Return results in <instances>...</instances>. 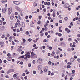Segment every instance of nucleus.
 Segmentation results:
<instances>
[{
	"label": "nucleus",
	"mask_w": 80,
	"mask_h": 80,
	"mask_svg": "<svg viewBox=\"0 0 80 80\" xmlns=\"http://www.w3.org/2000/svg\"><path fill=\"white\" fill-rule=\"evenodd\" d=\"M31 58H36L37 57V55L35 54V53L33 52H31Z\"/></svg>",
	"instance_id": "f257e3e1"
},
{
	"label": "nucleus",
	"mask_w": 80,
	"mask_h": 80,
	"mask_svg": "<svg viewBox=\"0 0 80 80\" xmlns=\"http://www.w3.org/2000/svg\"><path fill=\"white\" fill-rule=\"evenodd\" d=\"M13 3H14V4H15V5H18L20 4V2L18 1H14L13 2Z\"/></svg>",
	"instance_id": "f03ea898"
},
{
	"label": "nucleus",
	"mask_w": 80,
	"mask_h": 80,
	"mask_svg": "<svg viewBox=\"0 0 80 80\" xmlns=\"http://www.w3.org/2000/svg\"><path fill=\"white\" fill-rule=\"evenodd\" d=\"M37 62L39 64H41L42 62V59L40 58H39L37 61Z\"/></svg>",
	"instance_id": "7ed1b4c3"
},
{
	"label": "nucleus",
	"mask_w": 80,
	"mask_h": 80,
	"mask_svg": "<svg viewBox=\"0 0 80 80\" xmlns=\"http://www.w3.org/2000/svg\"><path fill=\"white\" fill-rule=\"evenodd\" d=\"M43 68V67L41 65H39L38 66V69L39 70H41Z\"/></svg>",
	"instance_id": "20e7f679"
},
{
	"label": "nucleus",
	"mask_w": 80,
	"mask_h": 80,
	"mask_svg": "<svg viewBox=\"0 0 80 80\" xmlns=\"http://www.w3.org/2000/svg\"><path fill=\"white\" fill-rule=\"evenodd\" d=\"M70 6L69 5V4L68 3L65 4L64 6V7L65 8H68Z\"/></svg>",
	"instance_id": "39448f33"
},
{
	"label": "nucleus",
	"mask_w": 80,
	"mask_h": 80,
	"mask_svg": "<svg viewBox=\"0 0 80 80\" xmlns=\"http://www.w3.org/2000/svg\"><path fill=\"white\" fill-rule=\"evenodd\" d=\"M70 62H73L75 61L74 58H73V57H71V58L70 59Z\"/></svg>",
	"instance_id": "423d86ee"
},
{
	"label": "nucleus",
	"mask_w": 80,
	"mask_h": 80,
	"mask_svg": "<svg viewBox=\"0 0 80 80\" xmlns=\"http://www.w3.org/2000/svg\"><path fill=\"white\" fill-rule=\"evenodd\" d=\"M7 59L8 61H10L12 59V57H8L7 58Z\"/></svg>",
	"instance_id": "0eeeda50"
},
{
	"label": "nucleus",
	"mask_w": 80,
	"mask_h": 80,
	"mask_svg": "<svg viewBox=\"0 0 80 80\" xmlns=\"http://www.w3.org/2000/svg\"><path fill=\"white\" fill-rule=\"evenodd\" d=\"M22 28H24L25 27V24L24 22H22Z\"/></svg>",
	"instance_id": "6e6552de"
},
{
	"label": "nucleus",
	"mask_w": 80,
	"mask_h": 80,
	"mask_svg": "<svg viewBox=\"0 0 80 80\" xmlns=\"http://www.w3.org/2000/svg\"><path fill=\"white\" fill-rule=\"evenodd\" d=\"M30 52H27V53L25 55V56H27L28 55H30Z\"/></svg>",
	"instance_id": "1a4fd4ad"
},
{
	"label": "nucleus",
	"mask_w": 80,
	"mask_h": 80,
	"mask_svg": "<svg viewBox=\"0 0 80 80\" xmlns=\"http://www.w3.org/2000/svg\"><path fill=\"white\" fill-rule=\"evenodd\" d=\"M26 58H31L30 56V55H27V56H26Z\"/></svg>",
	"instance_id": "9d476101"
},
{
	"label": "nucleus",
	"mask_w": 80,
	"mask_h": 80,
	"mask_svg": "<svg viewBox=\"0 0 80 80\" xmlns=\"http://www.w3.org/2000/svg\"><path fill=\"white\" fill-rule=\"evenodd\" d=\"M77 23L78 25H80V18L78 19V21L77 22Z\"/></svg>",
	"instance_id": "9b49d317"
},
{
	"label": "nucleus",
	"mask_w": 80,
	"mask_h": 80,
	"mask_svg": "<svg viewBox=\"0 0 80 80\" xmlns=\"http://www.w3.org/2000/svg\"><path fill=\"white\" fill-rule=\"evenodd\" d=\"M55 52H53L51 54L52 56H54V55H55Z\"/></svg>",
	"instance_id": "f8f14e48"
},
{
	"label": "nucleus",
	"mask_w": 80,
	"mask_h": 80,
	"mask_svg": "<svg viewBox=\"0 0 80 80\" xmlns=\"http://www.w3.org/2000/svg\"><path fill=\"white\" fill-rule=\"evenodd\" d=\"M15 8H16V10H20V8H18V7L17 6L15 7Z\"/></svg>",
	"instance_id": "ddd939ff"
},
{
	"label": "nucleus",
	"mask_w": 80,
	"mask_h": 80,
	"mask_svg": "<svg viewBox=\"0 0 80 80\" xmlns=\"http://www.w3.org/2000/svg\"><path fill=\"white\" fill-rule=\"evenodd\" d=\"M17 26H18V23L16 22V23H15V27H14V28H17Z\"/></svg>",
	"instance_id": "4468645a"
},
{
	"label": "nucleus",
	"mask_w": 80,
	"mask_h": 80,
	"mask_svg": "<svg viewBox=\"0 0 80 80\" xmlns=\"http://www.w3.org/2000/svg\"><path fill=\"white\" fill-rule=\"evenodd\" d=\"M13 18H14V17H13V16H12V15L11 16V20H13Z\"/></svg>",
	"instance_id": "2eb2a0df"
},
{
	"label": "nucleus",
	"mask_w": 80,
	"mask_h": 80,
	"mask_svg": "<svg viewBox=\"0 0 80 80\" xmlns=\"http://www.w3.org/2000/svg\"><path fill=\"white\" fill-rule=\"evenodd\" d=\"M11 13H12V11L11 10L9 11L8 12V14L9 15H10V14H11Z\"/></svg>",
	"instance_id": "dca6fc26"
},
{
	"label": "nucleus",
	"mask_w": 80,
	"mask_h": 80,
	"mask_svg": "<svg viewBox=\"0 0 80 80\" xmlns=\"http://www.w3.org/2000/svg\"><path fill=\"white\" fill-rule=\"evenodd\" d=\"M18 52H21V51H22V49L20 48L18 49Z\"/></svg>",
	"instance_id": "f3484780"
},
{
	"label": "nucleus",
	"mask_w": 80,
	"mask_h": 80,
	"mask_svg": "<svg viewBox=\"0 0 80 80\" xmlns=\"http://www.w3.org/2000/svg\"><path fill=\"white\" fill-rule=\"evenodd\" d=\"M60 63L59 62H56L55 63V65H59Z\"/></svg>",
	"instance_id": "a211bd4d"
},
{
	"label": "nucleus",
	"mask_w": 80,
	"mask_h": 80,
	"mask_svg": "<svg viewBox=\"0 0 80 80\" xmlns=\"http://www.w3.org/2000/svg\"><path fill=\"white\" fill-rule=\"evenodd\" d=\"M61 45L62 46L65 45V42H62L61 43Z\"/></svg>",
	"instance_id": "6ab92c4d"
},
{
	"label": "nucleus",
	"mask_w": 80,
	"mask_h": 80,
	"mask_svg": "<svg viewBox=\"0 0 80 80\" xmlns=\"http://www.w3.org/2000/svg\"><path fill=\"white\" fill-rule=\"evenodd\" d=\"M29 34V32H28V31H27L26 32V35H28Z\"/></svg>",
	"instance_id": "aec40b11"
},
{
	"label": "nucleus",
	"mask_w": 80,
	"mask_h": 80,
	"mask_svg": "<svg viewBox=\"0 0 80 80\" xmlns=\"http://www.w3.org/2000/svg\"><path fill=\"white\" fill-rule=\"evenodd\" d=\"M19 12H20V13H24L23 10H20Z\"/></svg>",
	"instance_id": "412c9836"
},
{
	"label": "nucleus",
	"mask_w": 80,
	"mask_h": 80,
	"mask_svg": "<svg viewBox=\"0 0 80 80\" xmlns=\"http://www.w3.org/2000/svg\"><path fill=\"white\" fill-rule=\"evenodd\" d=\"M32 63L34 65L35 64V60H33L32 62Z\"/></svg>",
	"instance_id": "4be33fe9"
},
{
	"label": "nucleus",
	"mask_w": 80,
	"mask_h": 80,
	"mask_svg": "<svg viewBox=\"0 0 80 80\" xmlns=\"http://www.w3.org/2000/svg\"><path fill=\"white\" fill-rule=\"evenodd\" d=\"M14 71H15V70H14V69H11L10 70V71L11 72H14Z\"/></svg>",
	"instance_id": "5701e85b"
},
{
	"label": "nucleus",
	"mask_w": 80,
	"mask_h": 80,
	"mask_svg": "<svg viewBox=\"0 0 80 80\" xmlns=\"http://www.w3.org/2000/svg\"><path fill=\"white\" fill-rule=\"evenodd\" d=\"M37 5V3L34 2V7H36Z\"/></svg>",
	"instance_id": "b1692460"
},
{
	"label": "nucleus",
	"mask_w": 80,
	"mask_h": 80,
	"mask_svg": "<svg viewBox=\"0 0 80 80\" xmlns=\"http://www.w3.org/2000/svg\"><path fill=\"white\" fill-rule=\"evenodd\" d=\"M67 78H68V76H66L65 77V80H67Z\"/></svg>",
	"instance_id": "393cba45"
},
{
	"label": "nucleus",
	"mask_w": 80,
	"mask_h": 80,
	"mask_svg": "<svg viewBox=\"0 0 80 80\" xmlns=\"http://www.w3.org/2000/svg\"><path fill=\"white\" fill-rule=\"evenodd\" d=\"M8 10H12V8H8Z\"/></svg>",
	"instance_id": "a878e982"
},
{
	"label": "nucleus",
	"mask_w": 80,
	"mask_h": 80,
	"mask_svg": "<svg viewBox=\"0 0 80 80\" xmlns=\"http://www.w3.org/2000/svg\"><path fill=\"white\" fill-rule=\"evenodd\" d=\"M42 16H39V20H40L41 18H42Z\"/></svg>",
	"instance_id": "bb28decb"
},
{
	"label": "nucleus",
	"mask_w": 80,
	"mask_h": 80,
	"mask_svg": "<svg viewBox=\"0 0 80 80\" xmlns=\"http://www.w3.org/2000/svg\"><path fill=\"white\" fill-rule=\"evenodd\" d=\"M48 64L49 65H51L52 64V62H51V61H49L48 62Z\"/></svg>",
	"instance_id": "cd10ccee"
},
{
	"label": "nucleus",
	"mask_w": 80,
	"mask_h": 80,
	"mask_svg": "<svg viewBox=\"0 0 80 80\" xmlns=\"http://www.w3.org/2000/svg\"><path fill=\"white\" fill-rule=\"evenodd\" d=\"M25 18L26 20H27V19H28V16H26V18Z\"/></svg>",
	"instance_id": "c85d7f7f"
},
{
	"label": "nucleus",
	"mask_w": 80,
	"mask_h": 80,
	"mask_svg": "<svg viewBox=\"0 0 80 80\" xmlns=\"http://www.w3.org/2000/svg\"><path fill=\"white\" fill-rule=\"evenodd\" d=\"M28 66L29 67H31V63H29L28 64Z\"/></svg>",
	"instance_id": "c756f323"
},
{
	"label": "nucleus",
	"mask_w": 80,
	"mask_h": 80,
	"mask_svg": "<svg viewBox=\"0 0 80 80\" xmlns=\"http://www.w3.org/2000/svg\"><path fill=\"white\" fill-rule=\"evenodd\" d=\"M24 58V56H22L20 57V58Z\"/></svg>",
	"instance_id": "7c9ffc66"
},
{
	"label": "nucleus",
	"mask_w": 80,
	"mask_h": 80,
	"mask_svg": "<svg viewBox=\"0 0 80 80\" xmlns=\"http://www.w3.org/2000/svg\"><path fill=\"white\" fill-rule=\"evenodd\" d=\"M64 19L66 21H67V20H68V18L66 17L64 18Z\"/></svg>",
	"instance_id": "2f4dec72"
},
{
	"label": "nucleus",
	"mask_w": 80,
	"mask_h": 80,
	"mask_svg": "<svg viewBox=\"0 0 80 80\" xmlns=\"http://www.w3.org/2000/svg\"><path fill=\"white\" fill-rule=\"evenodd\" d=\"M72 40V38H70L68 39V41H69V42H70Z\"/></svg>",
	"instance_id": "473e14b6"
},
{
	"label": "nucleus",
	"mask_w": 80,
	"mask_h": 80,
	"mask_svg": "<svg viewBox=\"0 0 80 80\" xmlns=\"http://www.w3.org/2000/svg\"><path fill=\"white\" fill-rule=\"evenodd\" d=\"M1 38H5V36L4 35H3L2 36Z\"/></svg>",
	"instance_id": "72a5a7b5"
},
{
	"label": "nucleus",
	"mask_w": 80,
	"mask_h": 80,
	"mask_svg": "<svg viewBox=\"0 0 80 80\" xmlns=\"http://www.w3.org/2000/svg\"><path fill=\"white\" fill-rule=\"evenodd\" d=\"M20 64H21V65H23V62H20Z\"/></svg>",
	"instance_id": "f704fd0d"
},
{
	"label": "nucleus",
	"mask_w": 80,
	"mask_h": 80,
	"mask_svg": "<svg viewBox=\"0 0 80 80\" xmlns=\"http://www.w3.org/2000/svg\"><path fill=\"white\" fill-rule=\"evenodd\" d=\"M42 73H43V70H41L40 71V74H42Z\"/></svg>",
	"instance_id": "c9c22d12"
},
{
	"label": "nucleus",
	"mask_w": 80,
	"mask_h": 80,
	"mask_svg": "<svg viewBox=\"0 0 80 80\" xmlns=\"http://www.w3.org/2000/svg\"><path fill=\"white\" fill-rule=\"evenodd\" d=\"M16 77H17V74H14L13 77L15 78Z\"/></svg>",
	"instance_id": "e433bc0d"
},
{
	"label": "nucleus",
	"mask_w": 80,
	"mask_h": 80,
	"mask_svg": "<svg viewBox=\"0 0 80 80\" xmlns=\"http://www.w3.org/2000/svg\"><path fill=\"white\" fill-rule=\"evenodd\" d=\"M49 50H52V47H50L49 48Z\"/></svg>",
	"instance_id": "4c0bfd02"
},
{
	"label": "nucleus",
	"mask_w": 80,
	"mask_h": 80,
	"mask_svg": "<svg viewBox=\"0 0 80 80\" xmlns=\"http://www.w3.org/2000/svg\"><path fill=\"white\" fill-rule=\"evenodd\" d=\"M58 36H59V37H61V36H62V34H61V33H59L58 34Z\"/></svg>",
	"instance_id": "58836bf2"
},
{
	"label": "nucleus",
	"mask_w": 80,
	"mask_h": 80,
	"mask_svg": "<svg viewBox=\"0 0 80 80\" xmlns=\"http://www.w3.org/2000/svg\"><path fill=\"white\" fill-rule=\"evenodd\" d=\"M14 41L15 42H17V43H18V41L17 40H16V39L14 40Z\"/></svg>",
	"instance_id": "ea45409f"
},
{
	"label": "nucleus",
	"mask_w": 80,
	"mask_h": 80,
	"mask_svg": "<svg viewBox=\"0 0 80 80\" xmlns=\"http://www.w3.org/2000/svg\"><path fill=\"white\" fill-rule=\"evenodd\" d=\"M33 74H36V71H33Z\"/></svg>",
	"instance_id": "a19ab883"
},
{
	"label": "nucleus",
	"mask_w": 80,
	"mask_h": 80,
	"mask_svg": "<svg viewBox=\"0 0 80 80\" xmlns=\"http://www.w3.org/2000/svg\"><path fill=\"white\" fill-rule=\"evenodd\" d=\"M67 64L68 65H72V63L70 62H68Z\"/></svg>",
	"instance_id": "79ce46f5"
},
{
	"label": "nucleus",
	"mask_w": 80,
	"mask_h": 80,
	"mask_svg": "<svg viewBox=\"0 0 80 80\" xmlns=\"http://www.w3.org/2000/svg\"><path fill=\"white\" fill-rule=\"evenodd\" d=\"M24 79L25 80H27V76H26L24 77Z\"/></svg>",
	"instance_id": "37998d69"
},
{
	"label": "nucleus",
	"mask_w": 80,
	"mask_h": 80,
	"mask_svg": "<svg viewBox=\"0 0 80 80\" xmlns=\"http://www.w3.org/2000/svg\"><path fill=\"white\" fill-rule=\"evenodd\" d=\"M0 44L1 45H3V44H4V43H3L2 42H0Z\"/></svg>",
	"instance_id": "c03bdc74"
},
{
	"label": "nucleus",
	"mask_w": 80,
	"mask_h": 80,
	"mask_svg": "<svg viewBox=\"0 0 80 80\" xmlns=\"http://www.w3.org/2000/svg\"><path fill=\"white\" fill-rule=\"evenodd\" d=\"M44 5H47V2H45L44 3Z\"/></svg>",
	"instance_id": "a18cd8bd"
},
{
	"label": "nucleus",
	"mask_w": 80,
	"mask_h": 80,
	"mask_svg": "<svg viewBox=\"0 0 80 80\" xmlns=\"http://www.w3.org/2000/svg\"><path fill=\"white\" fill-rule=\"evenodd\" d=\"M75 73L72 74V77H74V76H75Z\"/></svg>",
	"instance_id": "49530a36"
},
{
	"label": "nucleus",
	"mask_w": 80,
	"mask_h": 80,
	"mask_svg": "<svg viewBox=\"0 0 80 80\" xmlns=\"http://www.w3.org/2000/svg\"><path fill=\"white\" fill-rule=\"evenodd\" d=\"M58 50H60V51H62V50H63L62 49H61L60 48H58Z\"/></svg>",
	"instance_id": "de8ad7c7"
},
{
	"label": "nucleus",
	"mask_w": 80,
	"mask_h": 80,
	"mask_svg": "<svg viewBox=\"0 0 80 80\" xmlns=\"http://www.w3.org/2000/svg\"><path fill=\"white\" fill-rule=\"evenodd\" d=\"M65 30L66 32H67L68 30V28H66L65 29Z\"/></svg>",
	"instance_id": "09e8293b"
},
{
	"label": "nucleus",
	"mask_w": 80,
	"mask_h": 80,
	"mask_svg": "<svg viewBox=\"0 0 80 80\" xmlns=\"http://www.w3.org/2000/svg\"><path fill=\"white\" fill-rule=\"evenodd\" d=\"M74 41H75V42H76L77 43H78V41H77L76 39H75Z\"/></svg>",
	"instance_id": "8fccbe9b"
},
{
	"label": "nucleus",
	"mask_w": 80,
	"mask_h": 80,
	"mask_svg": "<svg viewBox=\"0 0 80 80\" xmlns=\"http://www.w3.org/2000/svg\"><path fill=\"white\" fill-rule=\"evenodd\" d=\"M17 32L18 33L20 32V30L19 29H17Z\"/></svg>",
	"instance_id": "3c124183"
},
{
	"label": "nucleus",
	"mask_w": 80,
	"mask_h": 80,
	"mask_svg": "<svg viewBox=\"0 0 80 80\" xmlns=\"http://www.w3.org/2000/svg\"><path fill=\"white\" fill-rule=\"evenodd\" d=\"M44 71L45 72H47V69H46V68L44 69Z\"/></svg>",
	"instance_id": "603ef678"
},
{
	"label": "nucleus",
	"mask_w": 80,
	"mask_h": 80,
	"mask_svg": "<svg viewBox=\"0 0 80 80\" xmlns=\"http://www.w3.org/2000/svg\"><path fill=\"white\" fill-rule=\"evenodd\" d=\"M5 77H6V78H9V77H8V75H6L5 76Z\"/></svg>",
	"instance_id": "864d4df0"
},
{
	"label": "nucleus",
	"mask_w": 80,
	"mask_h": 80,
	"mask_svg": "<svg viewBox=\"0 0 80 80\" xmlns=\"http://www.w3.org/2000/svg\"><path fill=\"white\" fill-rule=\"evenodd\" d=\"M40 23H41L40 21H38V24H39Z\"/></svg>",
	"instance_id": "5fc2aeb1"
},
{
	"label": "nucleus",
	"mask_w": 80,
	"mask_h": 80,
	"mask_svg": "<svg viewBox=\"0 0 80 80\" xmlns=\"http://www.w3.org/2000/svg\"><path fill=\"white\" fill-rule=\"evenodd\" d=\"M50 35H48L47 37V38H50Z\"/></svg>",
	"instance_id": "6e6d98bb"
},
{
	"label": "nucleus",
	"mask_w": 80,
	"mask_h": 80,
	"mask_svg": "<svg viewBox=\"0 0 80 80\" xmlns=\"http://www.w3.org/2000/svg\"><path fill=\"white\" fill-rule=\"evenodd\" d=\"M29 42H31L32 41V39L31 38H29L28 39Z\"/></svg>",
	"instance_id": "4d7b16f0"
},
{
	"label": "nucleus",
	"mask_w": 80,
	"mask_h": 80,
	"mask_svg": "<svg viewBox=\"0 0 80 80\" xmlns=\"http://www.w3.org/2000/svg\"><path fill=\"white\" fill-rule=\"evenodd\" d=\"M60 40L61 41H62V40H63V38H61L60 39Z\"/></svg>",
	"instance_id": "13d9d810"
},
{
	"label": "nucleus",
	"mask_w": 80,
	"mask_h": 80,
	"mask_svg": "<svg viewBox=\"0 0 80 80\" xmlns=\"http://www.w3.org/2000/svg\"><path fill=\"white\" fill-rule=\"evenodd\" d=\"M24 53V51H22V52H21V54H22H22H23Z\"/></svg>",
	"instance_id": "bf43d9fd"
},
{
	"label": "nucleus",
	"mask_w": 80,
	"mask_h": 80,
	"mask_svg": "<svg viewBox=\"0 0 80 80\" xmlns=\"http://www.w3.org/2000/svg\"><path fill=\"white\" fill-rule=\"evenodd\" d=\"M59 22L60 23H62V21L61 20H59Z\"/></svg>",
	"instance_id": "052dcab7"
},
{
	"label": "nucleus",
	"mask_w": 80,
	"mask_h": 80,
	"mask_svg": "<svg viewBox=\"0 0 80 80\" xmlns=\"http://www.w3.org/2000/svg\"><path fill=\"white\" fill-rule=\"evenodd\" d=\"M68 51H70L71 50V49H70V48H68L67 49Z\"/></svg>",
	"instance_id": "680f3d73"
},
{
	"label": "nucleus",
	"mask_w": 80,
	"mask_h": 80,
	"mask_svg": "<svg viewBox=\"0 0 80 80\" xmlns=\"http://www.w3.org/2000/svg\"><path fill=\"white\" fill-rule=\"evenodd\" d=\"M24 60H25L26 61H27V60H28V59H27V58H26V57L25 58H24Z\"/></svg>",
	"instance_id": "e2e57ef3"
},
{
	"label": "nucleus",
	"mask_w": 80,
	"mask_h": 80,
	"mask_svg": "<svg viewBox=\"0 0 80 80\" xmlns=\"http://www.w3.org/2000/svg\"><path fill=\"white\" fill-rule=\"evenodd\" d=\"M78 38H80V34H78Z\"/></svg>",
	"instance_id": "0e129e2a"
},
{
	"label": "nucleus",
	"mask_w": 80,
	"mask_h": 80,
	"mask_svg": "<svg viewBox=\"0 0 80 80\" xmlns=\"http://www.w3.org/2000/svg\"><path fill=\"white\" fill-rule=\"evenodd\" d=\"M67 31L68 33H69L70 32V30H68Z\"/></svg>",
	"instance_id": "69168bd1"
},
{
	"label": "nucleus",
	"mask_w": 80,
	"mask_h": 80,
	"mask_svg": "<svg viewBox=\"0 0 80 80\" xmlns=\"http://www.w3.org/2000/svg\"><path fill=\"white\" fill-rule=\"evenodd\" d=\"M73 79V77H71L70 78V80H72Z\"/></svg>",
	"instance_id": "338daca9"
},
{
	"label": "nucleus",
	"mask_w": 80,
	"mask_h": 80,
	"mask_svg": "<svg viewBox=\"0 0 80 80\" xmlns=\"http://www.w3.org/2000/svg\"><path fill=\"white\" fill-rule=\"evenodd\" d=\"M8 57H10V53H8L7 55Z\"/></svg>",
	"instance_id": "774afa93"
}]
</instances>
